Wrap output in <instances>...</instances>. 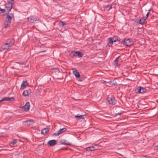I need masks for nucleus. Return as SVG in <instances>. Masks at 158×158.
Returning <instances> with one entry per match:
<instances>
[{"mask_svg":"<svg viewBox=\"0 0 158 158\" xmlns=\"http://www.w3.org/2000/svg\"><path fill=\"white\" fill-rule=\"evenodd\" d=\"M13 1H14V0L9 1L5 6V9L6 11L7 12V16L4 22V27L6 28H7L10 25L12 18L14 17L13 14L10 13L9 14V12L11 10L13 7V3H12V2Z\"/></svg>","mask_w":158,"mask_h":158,"instance_id":"1","label":"nucleus"},{"mask_svg":"<svg viewBox=\"0 0 158 158\" xmlns=\"http://www.w3.org/2000/svg\"><path fill=\"white\" fill-rule=\"evenodd\" d=\"M39 20L38 18L35 16H31L27 18L28 21L31 23H33L35 21H37Z\"/></svg>","mask_w":158,"mask_h":158,"instance_id":"2","label":"nucleus"},{"mask_svg":"<svg viewBox=\"0 0 158 158\" xmlns=\"http://www.w3.org/2000/svg\"><path fill=\"white\" fill-rule=\"evenodd\" d=\"M123 44L127 46H129L133 44V42L130 39H124L122 42Z\"/></svg>","mask_w":158,"mask_h":158,"instance_id":"3","label":"nucleus"},{"mask_svg":"<svg viewBox=\"0 0 158 158\" xmlns=\"http://www.w3.org/2000/svg\"><path fill=\"white\" fill-rule=\"evenodd\" d=\"M67 129L66 128H62L60 129L59 131H56L55 133L53 134L52 135V136H58L60 134L65 131Z\"/></svg>","mask_w":158,"mask_h":158,"instance_id":"4","label":"nucleus"},{"mask_svg":"<svg viewBox=\"0 0 158 158\" xmlns=\"http://www.w3.org/2000/svg\"><path fill=\"white\" fill-rule=\"evenodd\" d=\"M71 55L72 56H78L79 57H81L83 56L82 52L76 51L72 52Z\"/></svg>","mask_w":158,"mask_h":158,"instance_id":"5","label":"nucleus"},{"mask_svg":"<svg viewBox=\"0 0 158 158\" xmlns=\"http://www.w3.org/2000/svg\"><path fill=\"white\" fill-rule=\"evenodd\" d=\"M107 99L110 104L114 105L116 103V101L113 97H108Z\"/></svg>","mask_w":158,"mask_h":158,"instance_id":"6","label":"nucleus"},{"mask_svg":"<svg viewBox=\"0 0 158 158\" xmlns=\"http://www.w3.org/2000/svg\"><path fill=\"white\" fill-rule=\"evenodd\" d=\"M30 103L28 102H27L24 106H22L21 108L22 109L26 111H28L30 108Z\"/></svg>","mask_w":158,"mask_h":158,"instance_id":"7","label":"nucleus"},{"mask_svg":"<svg viewBox=\"0 0 158 158\" xmlns=\"http://www.w3.org/2000/svg\"><path fill=\"white\" fill-rule=\"evenodd\" d=\"M97 146H92L88 147L86 148V150L88 151H94L97 149Z\"/></svg>","mask_w":158,"mask_h":158,"instance_id":"8","label":"nucleus"},{"mask_svg":"<svg viewBox=\"0 0 158 158\" xmlns=\"http://www.w3.org/2000/svg\"><path fill=\"white\" fill-rule=\"evenodd\" d=\"M33 122L34 120L32 119H29L23 121V123L25 124V125L27 126L31 124Z\"/></svg>","mask_w":158,"mask_h":158,"instance_id":"9","label":"nucleus"},{"mask_svg":"<svg viewBox=\"0 0 158 158\" xmlns=\"http://www.w3.org/2000/svg\"><path fill=\"white\" fill-rule=\"evenodd\" d=\"M56 143V141L55 140L53 139L50 140L48 142V144L49 146H54Z\"/></svg>","mask_w":158,"mask_h":158,"instance_id":"10","label":"nucleus"},{"mask_svg":"<svg viewBox=\"0 0 158 158\" xmlns=\"http://www.w3.org/2000/svg\"><path fill=\"white\" fill-rule=\"evenodd\" d=\"M11 47L8 43H6L2 46V48L3 50H4L9 49Z\"/></svg>","mask_w":158,"mask_h":158,"instance_id":"11","label":"nucleus"},{"mask_svg":"<svg viewBox=\"0 0 158 158\" xmlns=\"http://www.w3.org/2000/svg\"><path fill=\"white\" fill-rule=\"evenodd\" d=\"M73 74L75 75V77L77 78H79L80 77V75L78 71L73 69H72Z\"/></svg>","mask_w":158,"mask_h":158,"instance_id":"12","label":"nucleus"},{"mask_svg":"<svg viewBox=\"0 0 158 158\" xmlns=\"http://www.w3.org/2000/svg\"><path fill=\"white\" fill-rule=\"evenodd\" d=\"M31 93V90L28 89L24 90L23 92V94L24 96L26 97L28 96Z\"/></svg>","mask_w":158,"mask_h":158,"instance_id":"13","label":"nucleus"},{"mask_svg":"<svg viewBox=\"0 0 158 158\" xmlns=\"http://www.w3.org/2000/svg\"><path fill=\"white\" fill-rule=\"evenodd\" d=\"M85 115H75V117L77 119L79 120L81 119H84L85 118Z\"/></svg>","mask_w":158,"mask_h":158,"instance_id":"14","label":"nucleus"},{"mask_svg":"<svg viewBox=\"0 0 158 158\" xmlns=\"http://www.w3.org/2000/svg\"><path fill=\"white\" fill-rule=\"evenodd\" d=\"M27 85V81H23L21 84V89H24L25 87Z\"/></svg>","mask_w":158,"mask_h":158,"instance_id":"15","label":"nucleus"},{"mask_svg":"<svg viewBox=\"0 0 158 158\" xmlns=\"http://www.w3.org/2000/svg\"><path fill=\"white\" fill-rule=\"evenodd\" d=\"M3 101H12L14 100L15 99L13 97L9 98L8 97H6L2 98Z\"/></svg>","mask_w":158,"mask_h":158,"instance_id":"16","label":"nucleus"},{"mask_svg":"<svg viewBox=\"0 0 158 158\" xmlns=\"http://www.w3.org/2000/svg\"><path fill=\"white\" fill-rule=\"evenodd\" d=\"M7 43H8L10 46L12 47L14 44L15 41L13 39H10L8 40Z\"/></svg>","mask_w":158,"mask_h":158,"instance_id":"17","label":"nucleus"},{"mask_svg":"<svg viewBox=\"0 0 158 158\" xmlns=\"http://www.w3.org/2000/svg\"><path fill=\"white\" fill-rule=\"evenodd\" d=\"M49 131V130L48 128H44L41 131L42 134L45 135Z\"/></svg>","mask_w":158,"mask_h":158,"instance_id":"18","label":"nucleus"},{"mask_svg":"<svg viewBox=\"0 0 158 158\" xmlns=\"http://www.w3.org/2000/svg\"><path fill=\"white\" fill-rule=\"evenodd\" d=\"M61 144H65L66 145H71V144L68 143H66V141L65 140H63L60 141Z\"/></svg>","mask_w":158,"mask_h":158,"instance_id":"19","label":"nucleus"},{"mask_svg":"<svg viewBox=\"0 0 158 158\" xmlns=\"http://www.w3.org/2000/svg\"><path fill=\"white\" fill-rule=\"evenodd\" d=\"M58 24L59 26L60 27H63L66 24L64 22L62 21H59Z\"/></svg>","mask_w":158,"mask_h":158,"instance_id":"20","label":"nucleus"},{"mask_svg":"<svg viewBox=\"0 0 158 158\" xmlns=\"http://www.w3.org/2000/svg\"><path fill=\"white\" fill-rule=\"evenodd\" d=\"M146 20L145 18L143 17L140 19L139 21V23L140 24H144L145 21Z\"/></svg>","mask_w":158,"mask_h":158,"instance_id":"21","label":"nucleus"},{"mask_svg":"<svg viewBox=\"0 0 158 158\" xmlns=\"http://www.w3.org/2000/svg\"><path fill=\"white\" fill-rule=\"evenodd\" d=\"M105 7L108 10H109L110 9L112 8L111 5H106L105 6Z\"/></svg>","mask_w":158,"mask_h":158,"instance_id":"22","label":"nucleus"},{"mask_svg":"<svg viewBox=\"0 0 158 158\" xmlns=\"http://www.w3.org/2000/svg\"><path fill=\"white\" fill-rule=\"evenodd\" d=\"M109 82L110 85H115L117 84L116 82L114 80L113 81H111Z\"/></svg>","mask_w":158,"mask_h":158,"instance_id":"23","label":"nucleus"},{"mask_svg":"<svg viewBox=\"0 0 158 158\" xmlns=\"http://www.w3.org/2000/svg\"><path fill=\"white\" fill-rule=\"evenodd\" d=\"M135 91L136 93L141 94V87L139 86V87H138L136 89Z\"/></svg>","mask_w":158,"mask_h":158,"instance_id":"24","label":"nucleus"},{"mask_svg":"<svg viewBox=\"0 0 158 158\" xmlns=\"http://www.w3.org/2000/svg\"><path fill=\"white\" fill-rule=\"evenodd\" d=\"M17 141L16 139H14L13 141L10 143V145L11 146H13V145L17 143Z\"/></svg>","mask_w":158,"mask_h":158,"instance_id":"25","label":"nucleus"},{"mask_svg":"<svg viewBox=\"0 0 158 158\" xmlns=\"http://www.w3.org/2000/svg\"><path fill=\"white\" fill-rule=\"evenodd\" d=\"M146 89L145 88L141 87V94H143L146 92Z\"/></svg>","mask_w":158,"mask_h":158,"instance_id":"26","label":"nucleus"},{"mask_svg":"<svg viewBox=\"0 0 158 158\" xmlns=\"http://www.w3.org/2000/svg\"><path fill=\"white\" fill-rule=\"evenodd\" d=\"M99 81L101 83H102L104 84H106L107 83H109V82H106L105 81H104L102 80Z\"/></svg>","mask_w":158,"mask_h":158,"instance_id":"27","label":"nucleus"},{"mask_svg":"<svg viewBox=\"0 0 158 158\" xmlns=\"http://www.w3.org/2000/svg\"><path fill=\"white\" fill-rule=\"evenodd\" d=\"M119 56L114 61V62L115 64H116L117 66H118V59L119 58Z\"/></svg>","mask_w":158,"mask_h":158,"instance_id":"28","label":"nucleus"},{"mask_svg":"<svg viewBox=\"0 0 158 158\" xmlns=\"http://www.w3.org/2000/svg\"><path fill=\"white\" fill-rule=\"evenodd\" d=\"M6 11L5 9H2L0 7V13H4Z\"/></svg>","mask_w":158,"mask_h":158,"instance_id":"29","label":"nucleus"},{"mask_svg":"<svg viewBox=\"0 0 158 158\" xmlns=\"http://www.w3.org/2000/svg\"><path fill=\"white\" fill-rule=\"evenodd\" d=\"M113 39L112 38H110L109 39V43L112 44L113 43Z\"/></svg>","mask_w":158,"mask_h":158,"instance_id":"30","label":"nucleus"},{"mask_svg":"<svg viewBox=\"0 0 158 158\" xmlns=\"http://www.w3.org/2000/svg\"><path fill=\"white\" fill-rule=\"evenodd\" d=\"M151 10H150L149 12L147 13L146 15V16L145 17H144V18H145V19H147L148 18V15H149V13H150V12Z\"/></svg>","mask_w":158,"mask_h":158,"instance_id":"31","label":"nucleus"},{"mask_svg":"<svg viewBox=\"0 0 158 158\" xmlns=\"http://www.w3.org/2000/svg\"><path fill=\"white\" fill-rule=\"evenodd\" d=\"M115 38H117L116 39V41H119L120 40V39L118 37H115Z\"/></svg>","mask_w":158,"mask_h":158,"instance_id":"32","label":"nucleus"},{"mask_svg":"<svg viewBox=\"0 0 158 158\" xmlns=\"http://www.w3.org/2000/svg\"><path fill=\"white\" fill-rule=\"evenodd\" d=\"M122 114V113H118L117 114H116L114 116L115 117H116L118 115H120L121 114Z\"/></svg>","mask_w":158,"mask_h":158,"instance_id":"33","label":"nucleus"},{"mask_svg":"<svg viewBox=\"0 0 158 158\" xmlns=\"http://www.w3.org/2000/svg\"><path fill=\"white\" fill-rule=\"evenodd\" d=\"M112 38V39H113V42H115L116 41V39L117 38H115V37H114Z\"/></svg>","mask_w":158,"mask_h":158,"instance_id":"34","label":"nucleus"},{"mask_svg":"<svg viewBox=\"0 0 158 158\" xmlns=\"http://www.w3.org/2000/svg\"><path fill=\"white\" fill-rule=\"evenodd\" d=\"M46 52V50L40 51L39 52V53H42V52Z\"/></svg>","mask_w":158,"mask_h":158,"instance_id":"35","label":"nucleus"},{"mask_svg":"<svg viewBox=\"0 0 158 158\" xmlns=\"http://www.w3.org/2000/svg\"><path fill=\"white\" fill-rule=\"evenodd\" d=\"M157 150H158V145L156 146H155Z\"/></svg>","mask_w":158,"mask_h":158,"instance_id":"36","label":"nucleus"},{"mask_svg":"<svg viewBox=\"0 0 158 158\" xmlns=\"http://www.w3.org/2000/svg\"><path fill=\"white\" fill-rule=\"evenodd\" d=\"M2 101H3V100H2V99H1L0 100V103L1 102H2Z\"/></svg>","mask_w":158,"mask_h":158,"instance_id":"37","label":"nucleus"},{"mask_svg":"<svg viewBox=\"0 0 158 158\" xmlns=\"http://www.w3.org/2000/svg\"><path fill=\"white\" fill-rule=\"evenodd\" d=\"M56 70H59L58 69V68H54Z\"/></svg>","mask_w":158,"mask_h":158,"instance_id":"38","label":"nucleus"},{"mask_svg":"<svg viewBox=\"0 0 158 158\" xmlns=\"http://www.w3.org/2000/svg\"><path fill=\"white\" fill-rule=\"evenodd\" d=\"M103 65H102V66H99V67H102L103 66Z\"/></svg>","mask_w":158,"mask_h":158,"instance_id":"39","label":"nucleus"}]
</instances>
